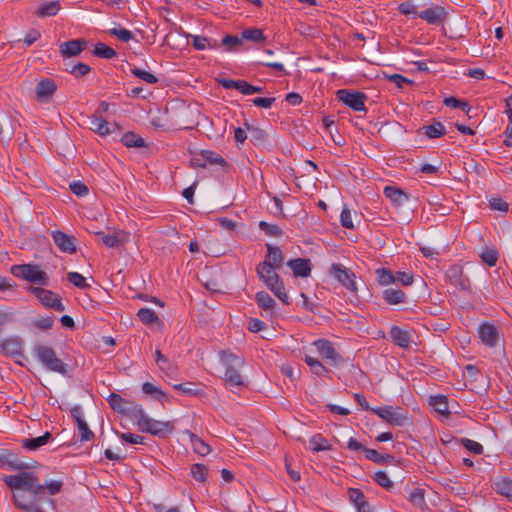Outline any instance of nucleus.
I'll return each mask as SVG.
<instances>
[{"label": "nucleus", "instance_id": "nucleus-1", "mask_svg": "<svg viewBox=\"0 0 512 512\" xmlns=\"http://www.w3.org/2000/svg\"><path fill=\"white\" fill-rule=\"evenodd\" d=\"M0 468L21 470L15 475L4 476V483L13 491L16 508L27 512H45L55 510V501L50 498L62 491L61 479L46 481L41 484L33 472L24 471L28 466L19 460L16 453L0 448Z\"/></svg>", "mask_w": 512, "mask_h": 512}, {"label": "nucleus", "instance_id": "nucleus-2", "mask_svg": "<svg viewBox=\"0 0 512 512\" xmlns=\"http://www.w3.org/2000/svg\"><path fill=\"white\" fill-rule=\"evenodd\" d=\"M220 359L225 366V381L231 386H245L244 377L239 370L244 366V359L230 351H221Z\"/></svg>", "mask_w": 512, "mask_h": 512}, {"label": "nucleus", "instance_id": "nucleus-3", "mask_svg": "<svg viewBox=\"0 0 512 512\" xmlns=\"http://www.w3.org/2000/svg\"><path fill=\"white\" fill-rule=\"evenodd\" d=\"M34 353L37 359L47 370L67 375V364L57 357L56 352L52 347L38 344L34 347Z\"/></svg>", "mask_w": 512, "mask_h": 512}, {"label": "nucleus", "instance_id": "nucleus-4", "mask_svg": "<svg viewBox=\"0 0 512 512\" xmlns=\"http://www.w3.org/2000/svg\"><path fill=\"white\" fill-rule=\"evenodd\" d=\"M11 273L18 278L39 284L43 286L49 285V277L45 271L40 269L36 264L13 265L10 269Z\"/></svg>", "mask_w": 512, "mask_h": 512}, {"label": "nucleus", "instance_id": "nucleus-5", "mask_svg": "<svg viewBox=\"0 0 512 512\" xmlns=\"http://www.w3.org/2000/svg\"><path fill=\"white\" fill-rule=\"evenodd\" d=\"M141 414L135 419L137 425L143 432L150 433L151 435L163 437L173 431L174 426L171 421H158L148 417L144 409H141Z\"/></svg>", "mask_w": 512, "mask_h": 512}, {"label": "nucleus", "instance_id": "nucleus-6", "mask_svg": "<svg viewBox=\"0 0 512 512\" xmlns=\"http://www.w3.org/2000/svg\"><path fill=\"white\" fill-rule=\"evenodd\" d=\"M107 401L110 405V407L125 416H128L130 418L136 419L138 415L141 414L142 406L124 399L119 394L111 393L109 397L107 398Z\"/></svg>", "mask_w": 512, "mask_h": 512}, {"label": "nucleus", "instance_id": "nucleus-7", "mask_svg": "<svg viewBox=\"0 0 512 512\" xmlns=\"http://www.w3.org/2000/svg\"><path fill=\"white\" fill-rule=\"evenodd\" d=\"M330 275L340 282L346 289L351 292H357L356 275L344 265L333 263L330 267Z\"/></svg>", "mask_w": 512, "mask_h": 512}, {"label": "nucleus", "instance_id": "nucleus-8", "mask_svg": "<svg viewBox=\"0 0 512 512\" xmlns=\"http://www.w3.org/2000/svg\"><path fill=\"white\" fill-rule=\"evenodd\" d=\"M30 291L45 307L53 308L58 312L65 310L61 298L53 291L41 287H30Z\"/></svg>", "mask_w": 512, "mask_h": 512}, {"label": "nucleus", "instance_id": "nucleus-9", "mask_svg": "<svg viewBox=\"0 0 512 512\" xmlns=\"http://www.w3.org/2000/svg\"><path fill=\"white\" fill-rule=\"evenodd\" d=\"M317 352L330 365H340L342 363L341 355L333 347V344L326 339H318L313 342Z\"/></svg>", "mask_w": 512, "mask_h": 512}, {"label": "nucleus", "instance_id": "nucleus-10", "mask_svg": "<svg viewBox=\"0 0 512 512\" xmlns=\"http://www.w3.org/2000/svg\"><path fill=\"white\" fill-rule=\"evenodd\" d=\"M371 411L378 415L386 423L395 426H403L408 420L407 416L402 413V410L400 408L394 409L391 406H384L380 408L371 409Z\"/></svg>", "mask_w": 512, "mask_h": 512}, {"label": "nucleus", "instance_id": "nucleus-11", "mask_svg": "<svg viewBox=\"0 0 512 512\" xmlns=\"http://www.w3.org/2000/svg\"><path fill=\"white\" fill-rule=\"evenodd\" d=\"M337 98L354 111L365 110L366 96L364 93L341 89L337 91Z\"/></svg>", "mask_w": 512, "mask_h": 512}, {"label": "nucleus", "instance_id": "nucleus-12", "mask_svg": "<svg viewBox=\"0 0 512 512\" xmlns=\"http://www.w3.org/2000/svg\"><path fill=\"white\" fill-rule=\"evenodd\" d=\"M446 277L450 284L460 291H468L470 289V280L464 274L463 267L460 265H452L446 271Z\"/></svg>", "mask_w": 512, "mask_h": 512}, {"label": "nucleus", "instance_id": "nucleus-13", "mask_svg": "<svg viewBox=\"0 0 512 512\" xmlns=\"http://www.w3.org/2000/svg\"><path fill=\"white\" fill-rule=\"evenodd\" d=\"M51 236L61 252L68 254L76 253V238L74 236L68 235L60 230L52 231Z\"/></svg>", "mask_w": 512, "mask_h": 512}, {"label": "nucleus", "instance_id": "nucleus-14", "mask_svg": "<svg viewBox=\"0 0 512 512\" xmlns=\"http://www.w3.org/2000/svg\"><path fill=\"white\" fill-rule=\"evenodd\" d=\"M57 90V85L50 78L42 79L36 85L35 94L38 102H48Z\"/></svg>", "mask_w": 512, "mask_h": 512}, {"label": "nucleus", "instance_id": "nucleus-15", "mask_svg": "<svg viewBox=\"0 0 512 512\" xmlns=\"http://www.w3.org/2000/svg\"><path fill=\"white\" fill-rule=\"evenodd\" d=\"M418 16L429 24L439 25L445 21L447 12L441 6H434L419 12Z\"/></svg>", "mask_w": 512, "mask_h": 512}, {"label": "nucleus", "instance_id": "nucleus-16", "mask_svg": "<svg viewBox=\"0 0 512 512\" xmlns=\"http://www.w3.org/2000/svg\"><path fill=\"white\" fill-rule=\"evenodd\" d=\"M265 285L278 297L284 304H288V295L280 276L275 273L264 281Z\"/></svg>", "mask_w": 512, "mask_h": 512}, {"label": "nucleus", "instance_id": "nucleus-17", "mask_svg": "<svg viewBox=\"0 0 512 512\" xmlns=\"http://www.w3.org/2000/svg\"><path fill=\"white\" fill-rule=\"evenodd\" d=\"M95 235L101 238L103 243L109 248L119 247L128 239V235L124 231L115 232L113 234H105L102 231H97Z\"/></svg>", "mask_w": 512, "mask_h": 512}, {"label": "nucleus", "instance_id": "nucleus-18", "mask_svg": "<svg viewBox=\"0 0 512 512\" xmlns=\"http://www.w3.org/2000/svg\"><path fill=\"white\" fill-rule=\"evenodd\" d=\"M384 194L398 208L405 206L410 200L407 193L394 186H386Z\"/></svg>", "mask_w": 512, "mask_h": 512}, {"label": "nucleus", "instance_id": "nucleus-19", "mask_svg": "<svg viewBox=\"0 0 512 512\" xmlns=\"http://www.w3.org/2000/svg\"><path fill=\"white\" fill-rule=\"evenodd\" d=\"M481 341L489 347H494L498 341V331L492 324H482L478 330Z\"/></svg>", "mask_w": 512, "mask_h": 512}, {"label": "nucleus", "instance_id": "nucleus-20", "mask_svg": "<svg viewBox=\"0 0 512 512\" xmlns=\"http://www.w3.org/2000/svg\"><path fill=\"white\" fill-rule=\"evenodd\" d=\"M87 42L83 39H75L64 42L60 46V52L65 57L79 55L86 47Z\"/></svg>", "mask_w": 512, "mask_h": 512}, {"label": "nucleus", "instance_id": "nucleus-21", "mask_svg": "<svg viewBox=\"0 0 512 512\" xmlns=\"http://www.w3.org/2000/svg\"><path fill=\"white\" fill-rule=\"evenodd\" d=\"M287 266H289L294 276L296 277H308L311 273V263L309 259L304 258H296L289 260L287 262Z\"/></svg>", "mask_w": 512, "mask_h": 512}, {"label": "nucleus", "instance_id": "nucleus-22", "mask_svg": "<svg viewBox=\"0 0 512 512\" xmlns=\"http://www.w3.org/2000/svg\"><path fill=\"white\" fill-rule=\"evenodd\" d=\"M389 334L396 345L401 348H409L411 335L408 331L403 330L398 326H393L390 329Z\"/></svg>", "mask_w": 512, "mask_h": 512}, {"label": "nucleus", "instance_id": "nucleus-23", "mask_svg": "<svg viewBox=\"0 0 512 512\" xmlns=\"http://www.w3.org/2000/svg\"><path fill=\"white\" fill-rule=\"evenodd\" d=\"M267 255L264 262L270 263L272 267L280 269L284 261V255L278 246L272 244H266Z\"/></svg>", "mask_w": 512, "mask_h": 512}, {"label": "nucleus", "instance_id": "nucleus-24", "mask_svg": "<svg viewBox=\"0 0 512 512\" xmlns=\"http://www.w3.org/2000/svg\"><path fill=\"white\" fill-rule=\"evenodd\" d=\"M51 439L52 434L50 432H45L42 436L22 440V446L27 450L35 451L46 445Z\"/></svg>", "mask_w": 512, "mask_h": 512}, {"label": "nucleus", "instance_id": "nucleus-25", "mask_svg": "<svg viewBox=\"0 0 512 512\" xmlns=\"http://www.w3.org/2000/svg\"><path fill=\"white\" fill-rule=\"evenodd\" d=\"M1 347L8 355H21L22 353V340L19 337H10L5 339Z\"/></svg>", "mask_w": 512, "mask_h": 512}, {"label": "nucleus", "instance_id": "nucleus-26", "mask_svg": "<svg viewBox=\"0 0 512 512\" xmlns=\"http://www.w3.org/2000/svg\"><path fill=\"white\" fill-rule=\"evenodd\" d=\"M184 433L188 435L194 452L201 456H205L210 453V446L207 443H205L202 439H200L196 434L192 433L189 430H186Z\"/></svg>", "mask_w": 512, "mask_h": 512}, {"label": "nucleus", "instance_id": "nucleus-27", "mask_svg": "<svg viewBox=\"0 0 512 512\" xmlns=\"http://www.w3.org/2000/svg\"><path fill=\"white\" fill-rule=\"evenodd\" d=\"M193 42V47L197 50H205V49H217L218 42L214 39L200 36V35H190Z\"/></svg>", "mask_w": 512, "mask_h": 512}, {"label": "nucleus", "instance_id": "nucleus-28", "mask_svg": "<svg viewBox=\"0 0 512 512\" xmlns=\"http://www.w3.org/2000/svg\"><path fill=\"white\" fill-rule=\"evenodd\" d=\"M405 298V293L400 289L389 288L383 291V299L390 305L401 304Z\"/></svg>", "mask_w": 512, "mask_h": 512}, {"label": "nucleus", "instance_id": "nucleus-29", "mask_svg": "<svg viewBox=\"0 0 512 512\" xmlns=\"http://www.w3.org/2000/svg\"><path fill=\"white\" fill-rule=\"evenodd\" d=\"M61 8L59 1H51L42 4L36 11L38 17L55 16Z\"/></svg>", "mask_w": 512, "mask_h": 512}, {"label": "nucleus", "instance_id": "nucleus-30", "mask_svg": "<svg viewBox=\"0 0 512 512\" xmlns=\"http://www.w3.org/2000/svg\"><path fill=\"white\" fill-rule=\"evenodd\" d=\"M430 405L434 408V410L444 416H448L450 411L448 409V401L445 396L438 395L432 396L430 398Z\"/></svg>", "mask_w": 512, "mask_h": 512}, {"label": "nucleus", "instance_id": "nucleus-31", "mask_svg": "<svg viewBox=\"0 0 512 512\" xmlns=\"http://www.w3.org/2000/svg\"><path fill=\"white\" fill-rule=\"evenodd\" d=\"M495 490L498 494L512 499V479L502 477L495 482Z\"/></svg>", "mask_w": 512, "mask_h": 512}, {"label": "nucleus", "instance_id": "nucleus-32", "mask_svg": "<svg viewBox=\"0 0 512 512\" xmlns=\"http://www.w3.org/2000/svg\"><path fill=\"white\" fill-rule=\"evenodd\" d=\"M349 499L354 504L355 508L358 512H366L365 506L367 505L365 501L364 494L359 489L350 488L348 491Z\"/></svg>", "mask_w": 512, "mask_h": 512}, {"label": "nucleus", "instance_id": "nucleus-33", "mask_svg": "<svg viewBox=\"0 0 512 512\" xmlns=\"http://www.w3.org/2000/svg\"><path fill=\"white\" fill-rule=\"evenodd\" d=\"M121 142L124 146L129 148H141L146 146L144 139L133 132L125 133L121 138Z\"/></svg>", "mask_w": 512, "mask_h": 512}, {"label": "nucleus", "instance_id": "nucleus-34", "mask_svg": "<svg viewBox=\"0 0 512 512\" xmlns=\"http://www.w3.org/2000/svg\"><path fill=\"white\" fill-rule=\"evenodd\" d=\"M309 444L314 452L331 450V445L328 444V441L321 434L312 436L309 440Z\"/></svg>", "mask_w": 512, "mask_h": 512}, {"label": "nucleus", "instance_id": "nucleus-35", "mask_svg": "<svg viewBox=\"0 0 512 512\" xmlns=\"http://www.w3.org/2000/svg\"><path fill=\"white\" fill-rule=\"evenodd\" d=\"M256 302L265 311H272L276 305L275 300L265 291L256 294Z\"/></svg>", "mask_w": 512, "mask_h": 512}, {"label": "nucleus", "instance_id": "nucleus-36", "mask_svg": "<svg viewBox=\"0 0 512 512\" xmlns=\"http://www.w3.org/2000/svg\"><path fill=\"white\" fill-rule=\"evenodd\" d=\"M423 129L428 138H439L446 133V129L441 122H434L431 125L423 127Z\"/></svg>", "mask_w": 512, "mask_h": 512}, {"label": "nucleus", "instance_id": "nucleus-37", "mask_svg": "<svg viewBox=\"0 0 512 512\" xmlns=\"http://www.w3.org/2000/svg\"><path fill=\"white\" fill-rule=\"evenodd\" d=\"M93 53L95 56L104 59H112L116 57L115 50L104 43H97L94 47Z\"/></svg>", "mask_w": 512, "mask_h": 512}, {"label": "nucleus", "instance_id": "nucleus-38", "mask_svg": "<svg viewBox=\"0 0 512 512\" xmlns=\"http://www.w3.org/2000/svg\"><path fill=\"white\" fill-rule=\"evenodd\" d=\"M90 129L100 136H106L110 133V129L108 127V122L104 119H100L98 117H94L91 120Z\"/></svg>", "mask_w": 512, "mask_h": 512}, {"label": "nucleus", "instance_id": "nucleus-39", "mask_svg": "<svg viewBox=\"0 0 512 512\" xmlns=\"http://www.w3.org/2000/svg\"><path fill=\"white\" fill-rule=\"evenodd\" d=\"M241 38L242 40L245 39L253 42H262L266 39L263 31L259 28H249L243 30L241 33Z\"/></svg>", "mask_w": 512, "mask_h": 512}, {"label": "nucleus", "instance_id": "nucleus-40", "mask_svg": "<svg viewBox=\"0 0 512 512\" xmlns=\"http://www.w3.org/2000/svg\"><path fill=\"white\" fill-rule=\"evenodd\" d=\"M142 391L146 395H153L159 401L167 400V395L160 388L150 382H145L142 385Z\"/></svg>", "mask_w": 512, "mask_h": 512}, {"label": "nucleus", "instance_id": "nucleus-41", "mask_svg": "<svg viewBox=\"0 0 512 512\" xmlns=\"http://www.w3.org/2000/svg\"><path fill=\"white\" fill-rule=\"evenodd\" d=\"M201 156H203L206 164L225 166L227 163L225 159L218 153L210 150H202Z\"/></svg>", "mask_w": 512, "mask_h": 512}, {"label": "nucleus", "instance_id": "nucleus-42", "mask_svg": "<svg viewBox=\"0 0 512 512\" xmlns=\"http://www.w3.org/2000/svg\"><path fill=\"white\" fill-rule=\"evenodd\" d=\"M409 501L415 508L423 510L425 508L424 490L417 488L409 494Z\"/></svg>", "mask_w": 512, "mask_h": 512}, {"label": "nucleus", "instance_id": "nucleus-43", "mask_svg": "<svg viewBox=\"0 0 512 512\" xmlns=\"http://www.w3.org/2000/svg\"><path fill=\"white\" fill-rule=\"evenodd\" d=\"M137 316L144 324H152L159 321L157 314L149 308H141L138 311Z\"/></svg>", "mask_w": 512, "mask_h": 512}, {"label": "nucleus", "instance_id": "nucleus-44", "mask_svg": "<svg viewBox=\"0 0 512 512\" xmlns=\"http://www.w3.org/2000/svg\"><path fill=\"white\" fill-rule=\"evenodd\" d=\"M376 275L380 285L386 286L395 282L394 274L389 269L379 268L376 270Z\"/></svg>", "mask_w": 512, "mask_h": 512}, {"label": "nucleus", "instance_id": "nucleus-45", "mask_svg": "<svg viewBox=\"0 0 512 512\" xmlns=\"http://www.w3.org/2000/svg\"><path fill=\"white\" fill-rule=\"evenodd\" d=\"M278 268L272 267L268 262H261L257 266L258 277L264 282L266 279L275 274Z\"/></svg>", "mask_w": 512, "mask_h": 512}, {"label": "nucleus", "instance_id": "nucleus-46", "mask_svg": "<svg viewBox=\"0 0 512 512\" xmlns=\"http://www.w3.org/2000/svg\"><path fill=\"white\" fill-rule=\"evenodd\" d=\"M208 469L204 464L196 463L191 466V474L193 478L204 483L207 479Z\"/></svg>", "mask_w": 512, "mask_h": 512}, {"label": "nucleus", "instance_id": "nucleus-47", "mask_svg": "<svg viewBox=\"0 0 512 512\" xmlns=\"http://www.w3.org/2000/svg\"><path fill=\"white\" fill-rule=\"evenodd\" d=\"M480 258L483 263L490 267L496 265L498 260V252L495 249L488 248L480 254Z\"/></svg>", "mask_w": 512, "mask_h": 512}, {"label": "nucleus", "instance_id": "nucleus-48", "mask_svg": "<svg viewBox=\"0 0 512 512\" xmlns=\"http://www.w3.org/2000/svg\"><path fill=\"white\" fill-rule=\"evenodd\" d=\"M242 44V38H238L237 36L226 35L222 40V45L225 47L226 51H235Z\"/></svg>", "mask_w": 512, "mask_h": 512}, {"label": "nucleus", "instance_id": "nucleus-49", "mask_svg": "<svg viewBox=\"0 0 512 512\" xmlns=\"http://www.w3.org/2000/svg\"><path fill=\"white\" fill-rule=\"evenodd\" d=\"M67 279L77 288L86 289L89 287V284L86 283V279L78 272H69Z\"/></svg>", "mask_w": 512, "mask_h": 512}, {"label": "nucleus", "instance_id": "nucleus-50", "mask_svg": "<svg viewBox=\"0 0 512 512\" xmlns=\"http://www.w3.org/2000/svg\"><path fill=\"white\" fill-rule=\"evenodd\" d=\"M131 72L134 76L142 79L143 81L149 84H155L158 82V78L155 75L140 68H133Z\"/></svg>", "mask_w": 512, "mask_h": 512}, {"label": "nucleus", "instance_id": "nucleus-51", "mask_svg": "<svg viewBox=\"0 0 512 512\" xmlns=\"http://www.w3.org/2000/svg\"><path fill=\"white\" fill-rule=\"evenodd\" d=\"M259 228L269 236L278 237L282 234V230L278 225L270 224L265 221L259 223Z\"/></svg>", "mask_w": 512, "mask_h": 512}, {"label": "nucleus", "instance_id": "nucleus-52", "mask_svg": "<svg viewBox=\"0 0 512 512\" xmlns=\"http://www.w3.org/2000/svg\"><path fill=\"white\" fill-rule=\"evenodd\" d=\"M374 481L381 487L390 489L393 487V482L384 471H378L373 476Z\"/></svg>", "mask_w": 512, "mask_h": 512}, {"label": "nucleus", "instance_id": "nucleus-53", "mask_svg": "<svg viewBox=\"0 0 512 512\" xmlns=\"http://www.w3.org/2000/svg\"><path fill=\"white\" fill-rule=\"evenodd\" d=\"M109 33L123 42H129L134 38L133 33L125 28H113L109 30Z\"/></svg>", "mask_w": 512, "mask_h": 512}, {"label": "nucleus", "instance_id": "nucleus-54", "mask_svg": "<svg viewBox=\"0 0 512 512\" xmlns=\"http://www.w3.org/2000/svg\"><path fill=\"white\" fill-rule=\"evenodd\" d=\"M77 426L80 432L81 441H89L95 437L94 433L89 429L85 420H79V422H77Z\"/></svg>", "mask_w": 512, "mask_h": 512}, {"label": "nucleus", "instance_id": "nucleus-55", "mask_svg": "<svg viewBox=\"0 0 512 512\" xmlns=\"http://www.w3.org/2000/svg\"><path fill=\"white\" fill-rule=\"evenodd\" d=\"M443 103L447 106V107H451V108H460L461 110L465 111V112H469L470 108H469V105L466 103V102H463L453 96L451 97H447L444 99Z\"/></svg>", "mask_w": 512, "mask_h": 512}, {"label": "nucleus", "instance_id": "nucleus-56", "mask_svg": "<svg viewBox=\"0 0 512 512\" xmlns=\"http://www.w3.org/2000/svg\"><path fill=\"white\" fill-rule=\"evenodd\" d=\"M66 70L73 74L75 77H81L88 74L91 70L90 66L85 63H77L73 65L71 68H66Z\"/></svg>", "mask_w": 512, "mask_h": 512}, {"label": "nucleus", "instance_id": "nucleus-57", "mask_svg": "<svg viewBox=\"0 0 512 512\" xmlns=\"http://www.w3.org/2000/svg\"><path fill=\"white\" fill-rule=\"evenodd\" d=\"M384 78L394 83L397 87L402 88L404 84H412L413 81L400 75V74H386L384 73Z\"/></svg>", "mask_w": 512, "mask_h": 512}, {"label": "nucleus", "instance_id": "nucleus-58", "mask_svg": "<svg viewBox=\"0 0 512 512\" xmlns=\"http://www.w3.org/2000/svg\"><path fill=\"white\" fill-rule=\"evenodd\" d=\"M461 443L467 450L474 454L480 455L483 453V446L476 441L463 438L461 439Z\"/></svg>", "mask_w": 512, "mask_h": 512}, {"label": "nucleus", "instance_id": "nucleus-59", "mask_svg": "<svg viewBox=\"0 0 512 512\" xmlns=\"http://www.w3.org/2000/svg\"><path fill=\"white\" fill-rule=\"evenodd\" d=\"M340 222H341V225L344 228H347V229H353L354 228V224H353L352 216H351V211H350V209L346 205H344V207H343V209L341 211Z\"/></svg>", "mask_w": 512, "mask_h": 512}, {"label": "nucleus", "instance_id": "nucleus-60", "mask_svg": "<svg viewBox=\"0 0 512 512\" xmlns=\"http://www.w3.org/2000/svg\"><path fill=\"white\" fill-rule=\"evenodd\" d=\"M32 323L38 329L48 330V329L52 328L54 319L51 316L39 317V318H36L35 320H33Z\"/></svg>", "mask_w": 512, "mask_h": 512}, {"label": "nucleus", "instance_id": "nucleus-61", "mask_svg": "<svg viewBox=\"0 0 512 512\" xmlns=\"http://www.w3.org/2000/svg\"><path fill=\"white\" fill-rule=\"evenodd\" d=\"M239 91L244 95H252L254 93H261L263 88L260 86H254L245 80H241Z\"/></svg>", "mask_w": 512, "mask_h": 512}, {"label": "nucleus", "instance_id": "nucleus-62", "mask_svg": "<svg viewBox=\"0 0 512 512\" xmlns=\"http://www.w3.org/2000/svg\"><path fill=\"white\" fill-rule=\"evenodd\" d=\"M10 118L8 116H4L0 121V137L3 138L5 135L10 139L13 134L12 127L10 125Z\"/></svg>", "mask_w": 512, "mask_h": 512}, {"label": "nucleus", "instance_id": "nucleus-63", "mask_svg": "<svg viewBox=\"0 0 512 512\" xmlns=\"http://www.w3.org/2000/svg\"><path fill=\"white\" fill-rule=\"evenodd\" d=\"M70 190L77 196H85L88 194V187L80 182V181H74L70 184Z\"/></svg>", "mask_w": 512, "mask_h": 512}, {"label": "nucleus", "instance_id": "nucleus-64", "mask_svg": "<svg viewBox=\"0 0 512 512\" xmlns=\"http://www.w3.org/2000/svg\"><path fill=\"white\" fill-rule=\"evenodd\" d=\"M120 438L129 444H144V437L132 433H121Z\"/></svg>", "mask_w": 512, "mask_h": 512}]
</instances>
